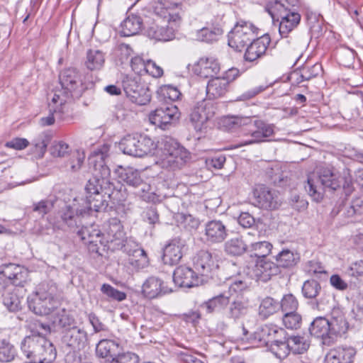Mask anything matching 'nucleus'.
Instances as JSON below:
<instances>
[{"label": "nucleus", "instance_id": "f257e3e1", "mask_svg": "<svg viewBox=\"0 0 363 363\" xmlns=\"http://www.w3.org/2000/svg\"><path fill=\"white\" fill-rule=\"evenodd\" d=\"M304 188L316 202L323 200L326 190L334 191L342 188L345 195L349 196L354 189L351 177L341 176L333 168L327 167H320L316 172L310 173Z\"/></svg>", "mask_w": 363, "mask_h": 363}, {"label": "nucleus", "instance_id": "f03ea898", "mask_svg": "<svg viewBox=\"0 0 363 363\" xmlns=\"http://www.w3.org/2000/svg\"><path fill=\"white\" fill-rule=\"evenodd\" d=\"M109 146L104 145L94 150L89 158V164L93 167V177L89 179L85 186L86 196L102 194L111 197L114 191L113 184L110 180L111 171L105 163L108 156Z\"/></svg>", "mask_w": 363, "mask_h": 363}, {"label": "nucleus", "instance_id": "7ed1b4c3", "mask_svg": "<svg viewBox=\"0 0 363 363\" xmlns=\"http://www.w3.org/2000/svg\"><path fill=\"white\" fill-rule=\"evenodd\" d=\"M59 79L62 89L54 94L51 107L55 113H62L69 109V102L71 99L80 97L86 87L80 72L74 68L63 70Z\"/></svg>", "mask_w": 363, "mask_h": 363}, {"label": "nucleus", "instance_id": "20e7f679", "mask_svg": "<svg viewBox=\"0 0 363 363\" xmlns=\"http://www.w3.org/2000/svg\"><path fill=\"white\" fill-rule=\"evenodd\" d=\"M28 305L30 311L39 315H47L61 305L57 286L53 281H43L28 296Z\"/></svg>", "mask_w": 363, "mask_h": 363}, {"label": "nucleus", "instance_id": "39448f33", "mask_svg": "<svg viewBox=\"0 0 363 363\" xmlns=\"http://www.w3.org/2000/svg\"><path fill=\"white\" fill-rule=\"evenodd\" d=\"M86 216V210L82 206L67 205L62 207L56 215L48 217V226L43 229L42 235H51L57 230H75L82 225V219Z\"/></svg>", "mask_w": 363, "mask_h": 363}, {"label": "nucleus", "instance_id": "423d86ee", "mask_svg": "<svg viewBox=\"0 0 363 363\" xmlns=\"http://www.w3.org/2000/svg\"><path fill=\"white\" fill-rule=\"evenodd\" d=\"M296 5H289L284 1H269L265 6V10L273 21L279 23V32L281 38H287L300 23L301 15L294 8Z\"/></svg>", "mask_w": 363, "mask_h": 363}, {"label": "nucleus", "instance_id": "0eeeda50", "mask_svg": "<svg viewBox=\"0 0 363 363\" xmlns=\"http://www.w3.org/2000/svg\"><path fill=\"white\" fill-rule=\"evenodd\" d=\"M160 152L156 163L169 170L182 169L190 159L189 152L171 138L162 140Z\"/></svg>", "mask_w": 363, "mask_h": 363}, {"label": "nucleus", "instance_id": "6e6552de", "mask_svg": "<svg viewBox=\"0 0 363 363\" xmlns=\"http://www.w3.org/2000/svg\"><path fill=\"white\" fill-rule=\"evenodd\" d=\"M157 147V143L145 135L129 134L119 143V148L124 154L138 157L153 153Z\"/></svg>", "mask_w": 363, "mask_h": 363}, {"label": "nucleus", "instance_id": "1a4fd4ad", "mask_svg": "<svg viewBox=\"0 0 363 363\" xmlns=\"http://www.w3.org/2000/svg\"><path fill=\"white\" fill-rule=\"evenodd\" d=\"M257 28L250 22H238L228 35V45L236 51H242L257 36Z\"/></svg>", "mask_w": 363, "mask_h": 363}, {"label": "nucleus", "instance_id": "9d476101", "mask_svg": "<svg viewBox=\"0 0 363 363\" xmlns=\"http://www.w3.org/2000/svg\"><path fill=\"white\" fill-rule=\"evenodd\" d=\"M116 174L121 181L135 188L136 189L135 194L144 201H150L153 199V196L150 192V185L142 179L138 170L133 167L123 168L120 167L116 170Z\"/></svg>", "mask_w": 363, "mask_h": 363}, {"label": "nucleus", "instance_id": "9b49d317", "mask_svg": "<svg viewBox=\"0 0 363 363\" xmlns=\"http://www.w3.org/2000/svg\"><path fill=\"white\" fill-rule=\"evenodd\" d=\"M140 77L127 76L123 80V87L127 96L132 102L143 106L147 104L151 100V94L148 88L140 82Z\"/></svg>", "mask_w": 363, "mask_h": 363}, {"label": "nucleus", "instance_id": "f8f14e48", "mask_svg": "<svg viewBox=\"0 0 363 363\" xmlns=\"http://www.w3.org/2000/svg\"><path fill=\"white\" fill-rule=\"evenodd\" d=\"M179 118V110L172 104H166L156 108L149 116L150 123L162 130L168 129Z\"/></svg>", "mask_w": 363, "mask_h": 363}, {"label": "nucleus", "instance_id": "ddd939ff", "mask_svg": "<svg viewBox=\"0 0 363 363\" xmlns=\"http://www.w3.org/2000/svg\"><path fill=\"white\" fill-rule=\"evenodd\" d=\"M213 103L202 101L199 103L190 113V122L196 132L204 133L208 128V121L214 116Z\"/></svg>", "mask_w": 363, "mask_h": 363}, {"label": "nucleus", "instance_id": "4468645a", "mask_svg": "<svg viewBox=\"0 0 363 363\" xmlns=\"http://www.w3.org/2000/svg\"><path fill=\"white\" fill-rule=\"evenodd\" d=\"M78 234L91 252L99 253L100 247L106 245L104 234L94 225L83 226Z\"/></svg>", "mask_w": 363, "mask_h": 363}, {"label": "nucleus", "instance_id": "2eb2a0df", "mask_svg": "<svg viewBox=\"0 0 363 363\" xmlns=\"http://www.w3.org/2000/svg\"><path fill=\"white\" fill-rule=\"evenodd\" d=\"M254 198L255 205L266 210H274L281 204L277 193L264 185L254 190Z\"/></svg>", "mask_w": 363, "mask_h": 363}, {"label": "nucleus", "instance_id": "dca6fc26", "mask_svg": "<svg viewBox=\"0 0 363 363\" xmlns=\"http://www.w3.org/2000/svg\"><path fill=\"white\" fill-rule=\"evenodd\" d=\"M225 225L219 220L208 221L205 225L203 240L207 245L219 244L228 237Z\"/></svg>", "mask_w": 363, "mask_h": 363}, {"label": "nucleus", "instance_id": "f3484780", "mask_svg": "<svg viewBox=\"0 0 363 363\" xmlns=\"http://www.w3.org/2000/svg\"><path fill=\"white\" fill-rule=\"evenodd\" d=\"M185 246L186 241L179 237L170 240L163 249L164 264L171 266L177 264L183 256V249Z\"/></svg>", "mask_w": 363, "mask_h": 363}, {"label": "nucleus", "instance_id": "a211bd4d", "mask_svg": "<svg viewBox=\"0 0 363 363\" xmlns=\"http://www.w3.org/2000/svg\"><path fill=\"white\" fill-rule=\"evenodd\" d=\"M0 275L16 286H23L28 279V271L24 267L9 263L1 266Z\"/></svg>", "mask_w": 363, "mask_h": 363}, {"label": "nucleus", "instance_id": "6ab92c4d", "mask_svg": "<svg viewBox=\"0 0 363 363\" xmlns=\"http://www.w3.org/2000/svg\"><path fill=\"white\" fill-rule=\"evenodd\" d=\"M281 272L279 267L274 262L267 258L257 259L252 268V276L257 280L267 282L274 276Z\"/></svg>", "mask_w": 363, "mask_h": 363}, {"label": "nucleus", "instance_id": "aec40b11", "mask_svg": "<svg viewBox=\"0 0 363 363\" xmlns=\"http://www.w3.org/2000/svg\"><path fill=\"white\" fill-rule=\"evenodd\" d=\"M145 33L149 38L158 41H169L175 37L174 28L164 24L160 17L147 26Z\"/></svg>", "mask_w": 363, "mask_h": 363}, {"label": "nucleus", "instance_id": "412c9836", "mask_svg": "<svg viewBox=\"0 0 363 363\" xmlns=\"http://www.w3.org/2000/svg\"><path fill=\"white\" fill-rule=\"evenodd\" d=\"M194 264L198 273L201 276H208L218 267V260L208 250H200L194 259Z\"/></svg>", "mask_w": 363, "mask_h": 363}, {"label": "nucleus", "instance_id": "4be33fe9", "mask_svg": "<svg viewBox=\"0 0 363 363\" xmlns=\"http://www.w3.org/2000/svg\"><path fill=\"white\" fill-rule=\"evenodd\" d=\"M247 125L250 127L249 131L252 138L245 141L242 144L245 145L264 141L265 138L272 136L274 133L273 125L261 120L252 121L251 119V123Z\"/></svg>", "mask_w": 363, "mask_h": 363}, {"label": "nucleus", "instance_id": "5701e85b", "mask_svg": "<svg viewBox=\"0 0 363 363\" xmlns=\"http://www.w3.org/2000/svg\"><path fill=\"white\" fill-rule=\"evenodd\" d=\"M62 341L73 352L79 351L86 346L87 333L84 330L76 326L64 333Z\"/></svg>", "mask_w": 363, "mask_h": 363}, {"label": "nucleus", "instance_id": "b1692460", "mask_svg": "<svg viewBox=\"0 0 363 363\" xmlns=\"http://www.w3.org/2000/svg\"><path fill=\"white\" fill-rule=\"evenodd\" d=\"M271 39L269 35H264L256 40H252L247 47L244 59L247 62H255L261 58L266 53Z\"/></svg>", "mask_w": 363, "mask_h": 363}, {"label": "nucleus", "instance_id": "393cba45", "mask_svg": "<svg viewBox=\"0 0 363 363\" xmlns=\"http://www.w3.org/2000/svg\"><path fill=\"white\" fill-rule=\"evenodd\" d=\"M104 238L106 243L116 242V245L123 246L125 239V233L119 219L110 218L104 225Z\"/></svg>", "mask_w": 363, "mask_h": 363}, {"label": "nucleus", "instance_id": "a878e982", "mask_svg": "<svg viewBox=\"0 0 363 363\" xmlns=\"http://www.w3.org/2000/svg\"><path fill=\"white\" fill-rule=\"evenodd\" d=\"M173 281L180 287L191 288L198 286L201 280L197 274L190 267H178L174 272Z\"/></svg>", "mask_w": 363, "mask_h": 363}, {"label": "nucleus", "instance_id": "bb28decb", "mask_svg": "<svg viewBox=\"0 0 363 363\" xmlns=\"http://www.w3.org/2000/svg\"><path fill=\"white\" fill-rule=\"evenodd\" d=\"M355 355L356 350L352 347H337L327 353L325 363H353Z\"/></svg>", "mask_w": 363, "mask_h": 363}, {"label": "nucleus", "instance_id": "cd10ccee", "mask_svg": "<svg viewBox=\"0 0 363 363\" xmlns=\"http://www.w3.org/2000/svg\"><path fill=\"white\" fill-rule=\"evenodd\" d=\"M262 338L267 345L270 347H286L287 338L283 328L277 326H265L262 328Z\"/></svg>", "mask_w": 363, "mask_h": 363}, {"label": "nucleus", "instance_id": "c85d7f7f", "mask_svg": "<svg viewBox=\"0 0 363 363\" xmlns=\"http://www.w3.org/2000/svg\"><path fill=\"white\" fill-rule=\"evenodd\" d=\"M142 291L145 297L152 299L169 293L172 289L165 286L161 279L151 277L143 284Z\"/></svg>", "mask_w": 363, "mask_h": 363}, {"label": "nucleus", "instance_id": "c756f323", "mask_svg": "<svg viewBox=\"0 0 363 363\" xmlns=\"http://www.w3.org/2000/svg\"><path fill=\"white\" fill-rule=\"evenodd\" d=\"M220 66L216 60L212 57L201 58L195 67L196 74L201 77H211L218 73Z\"/></svg>", "mask_w": 363, "mask_h": 363}, {"label": "nucleus", "instance_id": "7c9ffc66", "mask_svg": "<svg viewBox=\"0 0 363 363\" xmlns=\"http://www.w3.org/2000/svg\"><path fill=\"white\" fill-rule=\"evenodd\" d=\"M106 54L98 49H89L86 52L84 66L90 71H99L105 64Z\"/></svg>", "mask_w": 363, "mask_h": 363}, {"label": "nucleus", "instance_id": "2f4dec72", "mask_svg": "<svg viewBox=\"0 0 363 363\" xmlns=\"http://www.w3.org/2000/svg\"><path fill=\"white\" fill-rule=\"evenodd\" d=\"M35 359L39 363H52L57 357L53 344L44 336L37 351Z\"/></svg>", "mask_w": 363, "mask_h": 363}, {"label": "nucleus", "instance_id": "473e14b6", "mask_svg": "<svg viewBox=\"0 0 363 363\" xmlns=\"http://www.w3.org/2000/svg\"><path fill=\"white\" fill-rule=\"evenodd\" d=\"M228 89L227 80L222 77L210 79L206 86V95L209 99H216L225 96Z\"/></svg>", "mask_w": 363, "mask_h": 363}, {"label": "nucleus", "instance_id": "72a5a7b5", "mask_svg": "<svg viewBox=\"0 0 363 363\" xmlns=\"http://www.w3.org/2000/svg\"><path fill=\"white\" fill-rule=\"evenodd\" d=\"M230 299L228 293L224 291L205 301L201 306L205 308L208 313H212L224 309L230 303Z\"/></svg>", "mask_w": 363, "mask_h": 363}, {"label": "nucleus", "instance_id": "f704fd0d", "mask_svg": "<svg viewBox=\"0 0 363 363\" xmlns=\"http://www.w3.org/2000/svg\"><path fill=\"white\" fill-rule=\"evenodd\" d=\"M143 27L142 18L137 15L128 16L121 24V35L132 36L137 35Z\"/></svg>", "mask_w": 363, "mask_h": 363}, {"label": "nucleus", "instance_id": "c9c22d12", "mask_svg": "<svg viewBox=\"0 0 363 363\" xmlns=\"http://www.w3.org/2000/svg\"><path fill=\"white\" fill-rule=\"evenodd\" d=\"M119 344L115 340L109 339L101 340L96 347V354L101 358L112 359L118 352Z\"/></svg>", "mask_w": 363, "mask_h": 363}, {"label": "nucleus", "instance_id": "e433bc0d", "mask_svg": "<svg viewBox=\"0 0 363 363\" xmlns=\"http://www.w3.org/2000/svg\"><path fill=\"white\" fill-rule=\"evenodd\" d=\"M309 332L311 335L317 338H330L331 335L328 319L322 316L317 317L311 323L309 327Z\"/></svg>", "mask_w": 363, "mask_h": 363}, {"label": "nucleus", "instance_id": "4c0bfd02", "mask_svg": "<svg viewBox=\"0 0 363 363\" xmlns=\"http://www.w3.org/2000/svg\"><path fill=\"white\" fill-rule=\"evenodd\" d=\"M328 321L331 336L345 334L348 329V323L343 313L340 311H333V315Z\"/></svg>", "mask_w": 363, "mask_h": 363}, {"label": "nucleus", "instance_id": "58836bf2", "mask_svg": "<svg viewBox=\"0 0 363 363\" xmlns=\"http://www.w3.org/2000/svg\"><path fill=\"white\" fill-rule=\"evenodd\" d=\"M43 336L33 335L26 336L21 344V349L28 358H35Z\"/></svg>", "mask_w": 363, "mask_h": 363}, {"label": "nucleus", "instance_id": "ea45409f", "mask_svg": "<svg viewBox=\"0 0 363 363\" xmlns=\"http://www.w3.org/2000/svg\"><path fill=\"white\" fill-rule=\"evenodd\" d=\"M82 209L86 210V216L91 214L93 211L99 212L102 209H105L107 203L102 194H96L95 195L86 196V201L83 202Z\"/></svg>", "mask_w": 363, "mask_h": 363}, {"label": "nucleus", "instance_id": "a19ab883", "mask_svg": "<svg viewBox=\"0 0 363 363\" xmlns=\"http://www.w3.org/2000/svg\"><path fill=\"white\" fill-rule=\"evenodd\" d=\"M55 326L63 330V333L76 327V321L70 311L62 308L59 311L53 320Z\"/></svg>", "mask_w": 363, "mask_h": 363}, {"label": "nucleus", "instance_id": "79ce46f5", "mask_svg": "<svg viewBox=\"0 0 363 363\" xmlns=\"http://www.w3.org/2000/svg\"><path fill=\"white\" fill-rule=\"evenodd\" d=\"M277 265L283 268L294 267L299 261V255L289 250H283L277 256Z\"/></svg>", "mask_w": 363, "mask_h": 363}, {"label": "nucleus", "instance_id": "37998d69", "mask_svg": "<svg viewBox=\"0 0 363 363\" xmlns=\"http://www.w3.org/2000/svg\"><path fill=\"white\" fill-rule=\"evenodd\" d=\"M223 34V29L220 27L213 28H203L195 33V40L201 42L211 43L217 40Z\"/></svg>", "mask_w": 363, "mask_h": 363}, {"label": "nucleus", "instance_id": "c03bdc74", "mask_svg": "<svg viewBox=\"0 0 363 363\" xmlns=\"http://www.w3.org/2000/svg\"><path fill=\"white\" fill-rule=\"evenodd\" d=\"M251 123V118L241 116H226L222 118L221 125L226 130H230L237 128L247 125Z\"/></svg>", "mask_w": 363, "mask_h": 363}, {"label": "nucleus", "instance_id": "a18cd8bd", "mask_svg": "<svg viewBox=\"0 0 363 363\" xmlns=\"http://www.w3.org/2000/svg\"><path fill=\"white\" fill-rule=\"evenodd\" d=\"M247 249V245L241 238H231L225 243V251L230 255H241Z\"/></svg>", "mask_w": 363, "mask_h": 363}, {"label": "nucleus", "instance_id": "49530a36", "mask_svg": "<svg viewBox=\"0 0 363 363\" xmlns=\"http://www.w3.org/2000/svg\"><path fill=\"white\" fill-rule=\"evenodd\" d=\"M272 245L267 241H261L252 243L249 247V252L251 257L257 259L266 258L271 252Z\"/></svg>", "mask_w": 363, "mask_h": 363}, {"label": "nucleus", "instance_id": "de8ad7c7", "mask_svg": "<svg viewBox=\"0 0 363 363\" xmlns=\"http://www.w3.org/2000/svg\"><path fill=\"white\" fill-rule=\"evenodd\" d=\"M247 311L248 308L246 303L235 300L232 301L228 310V318L237 321L244 317L247 313Z\"/></svg>", "mask_w": 363, "mask_h": 363}, {"label": "nucleus", "instance_id": "09e8293b", "mask_svg": "<svg viewBox=\"0 0 363 363\" xmlns=\"http://www.w3.org/2000/svg\"><path fill=\"white\" fill-rule=\"evenodd\" d=\"M280 308L279 302L271 297L264 298L259 307V313L264 318L275 313Z\"/></svg>", "mask_w": 363, "mask_h": 363}, {"label": "nucleus", "instance_id": "8fccbe9b", "mask_svg": "<svg viewBox=\"0 0 363 363\" xmlns=\"http://www.w3.org/2000/svg\"><path fill=\"white\" fill-rule=\"evenodd\" d=\"M16 355L14 346L4 339L0 340V362H10Z\"/></svg>", "mask_w": 363, "mask_h": 363}, {"label": "nucleus", "instance_id": "3c124183", "mask_svg": "<svg viewBox=\"0 0 363 363\" xmlns=\"http://www.w3.org/2000/svg\"><path fill=\"white\" fill-rule=\"evenodd\" d=\"M320 284L314 279L306 281L302 286V294L306 298H315L320 293Z\"/></svg>", "mask_w": 363, "mask_h": 363}, {"label": "nucleus", "instance_id": "603ef678", "mask_svg": "<svg viewBox=\"0 0 363 363\" xmlns=\"http://www.w3.org/2000/svg\"><path fill=\"white\" fill-rule=\"evenodd\" d=\"M286 347H290L295 353L302 354L308 349L309 344L303 337L292 336L287 339Z\"/></svg>", "mask_w": 363, "mask_h": 363}, {"label": "nucleus", "instance_id": "864d4df0", "mask_svg": "<svg viewBox=\"0 0 363 363\" xmlns=\"http://www.w3.org/2000/svg\"><path fill=\"white\" fill-rule=\"evenodd\" d=\"M282 322L288 329H298L301 325L302 317L297 311L286 313L282 317Z\"/></svg>", "mask_w": 363, "mask_h": 363}, {"label": "nucleus", "instance_id": "5fc2aeb1", "mask_svg": "<svg viewBox=\"0 0 363 363\" xmlns=\"http://www.w3.org/2000/svg\"><path fill=\"white\" fill-rule=\"evenodd\" d=\"M50 153L53 157H65L69 155L70 152L69 145L62 141H54L50 147Z\"/></svg>", "mask_w": 363, "mask_h": 363}, {"label": "nucleus", "instance_id": "6e6d98bb", "mask_svg": "<svg viewBox=\"0 0 363 363\" xmlns=\"http://www.w3.org/2000/svg\"><path fill=\"white\" fill-rule=\"evenodd\" d=\"M280 308L284 313L296 311L298 302L296 298L291 294L284 295L279 303Z\"/></svg>", "mask_w": 363, "mask_h": 363}, {"label": "nucleus", "instance_id": "4d7b16f0", "mask_svg": "<svg viewBox=\"0 0 363 363\" xmlns=\"http://www.w3.org/2000/svg\"><path fill=\"white\" fill-rule=\"evenodd\" d=\"M3 303L8 310L11 312L18 311L22 307L21 299L17 295L11 293L4 296Z\"/></svg>", "mask_w": 363, "mask_h": 363}, {"label": "nucleus", "instance_id": "13d9d810", "mask_svg": "<svg viewBox=\"0 0 363 363\" xmlns=\"http://www.w3.org/2000/svg\"><path fill=\"white\" fill-rule=\"evenodd\" d=\"M101 291L109 298L117 301H122L126 298V294L124 292L118 291L108 284H104L101 286Z\"/></svg>", "mask_w": 363, "mask_h": 363}, {"label": "nucleus", "instance_id": "bf43d9fd", "mask_svg": "<svg viewBox=\"0 0 363 363\" xmlns=\"http://www.w3.org/2000/svg\"><path fill=\"white\" fill-rule=\"evenodd\" d=\"M158 94L173 101L179 99L182 94L177 87L171 84H166L160 88Z\"/></svg>", "mask_w": 363, "mask_h": 363}, {"label": "nucleus", "instance_id": "052dcab7", "mask_svg": "<svg viewBox=\"0 0 363 363\" xmlns=\"http://www.w3.org/2000/svg\"><path fill=\"white\" fill-rule=\"evenodd\" d=\"M331 213L333 216L341 213V216L347 219L352 218L356 216L355 211L350 203H342L338 206L334 207Z\"/></svg>", "mask_w": 363, "mask_h": 363}, {"label": "nucleus", "instance_id": "680f3d73", "mask_svg": "<svg viewBox=\"0 0 363 363\" xmlns=\"http://www.w3.org/2000/svg\"><path fill=\"white\" fill-rule=\"evenodd\" d=\"M53 206V201L51 200H41L37 203H33V211L38 213L39 215L44 216L52 210Z\"/></svg>", "mask_w": 363, "mask_h": 363}, {"label": "nucleus", "instance_id": "e2e57ef3", "mask_svg": "<svg viewBox=\"0 0 363 363\" xmlns=\"http://www.w3.org/2000/svg\"><path fill=\"white\" fill-rule=\"evenodd\" d=\"M109 363H139V357L133 352H123L113 357Z\"/></svg>", "mask_w": 363, "mask_h": 363}, {"label": "nucleus", "instance_id": "0e129e2a", "mask_svg": "<svg viewBox=\"0 0 363 363\" xmlns=\"http://www.w3.org/2000/svg\"><path fill=\"white\" fill-rule=\"evenodd\" d=\"M300 69L301 71V77L308 81L318 76L321 72L322 67L320 64H314L312 66H304Z\"/></svg>", "mask_w": 363, "mask_h": 363}, {"label": "nucleus", "instance_id": "69168bd1", "mask_svg": "<svg viewBox=\"0 0 363 363\" xmlns=\"http://www.w3.org/2000/svg\"><path fill=\"white\" fill-rule=\"evenodd\" d=\"M50 140L49 135L41 133L33 140V144L40 152L44 154Z\"/></svg>", "mask_w": 363, "mask_h": 363}, {"label": "nucleus", "instance_id": "338daca9", "mask_svg": "<svg viewBox=\"0 0 363 363\" xmlns=\"http://www.w3.org/2000/svg\"><path fill=\"white\" fill-rule=\"evenodd\" d=\"M84 161V156L77 152L73 155L67 162V167H69V171L72 172H76L79 171Z\"/></svg>", "mask_w": 363, "mask_h": 363}, {"label": "nucleus", "instance_id": "774afa93", "mask_svg": "<svg viewBox=\"0 0 363 363\" xmlns=\"http://www.w3.org/2000/svg\"><path fill=\"white\" fill-rule=\"evenodd\" d=\"M130 66L133 71L140 77L144 74L146 61H145L140 56H135L131 59Z\"/></svg>", "mask_w": 363, "mask_h": 363}]
</instances>
